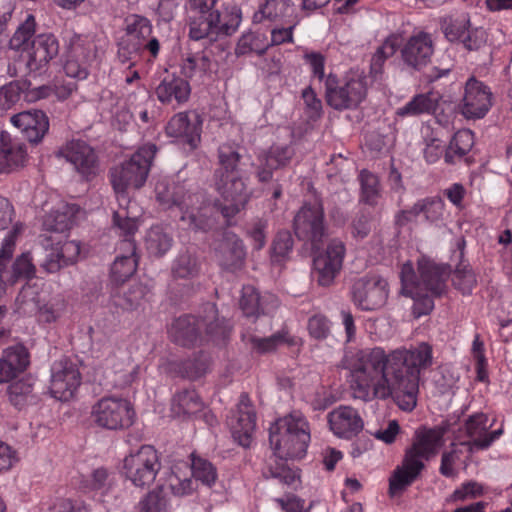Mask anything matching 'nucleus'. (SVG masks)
<instances>
[{
    "label": "nucleus",
    "mask_w": 512,
    "mask_h": 512,
    "mask_svg": "<svg viewBox=\"0 0 512 512\" xmlns=\"http://www.w3.org/2000/svg\"><path fill=\"white\" fill-rule=\"evenodd\" d=\"M307 329L312 338L324 340L330 334L331 322L325 315L317 313L308 319Z\"/></svg>",
    "instance_id": "62"
},
{
    "label": "nucleus",
    "mask_w": 512,
    "mask_h": 512,
    "mask_svg": "<svg viewBox=\"0 0 512 512\" xmlns=\"http://www.w3.org/2000/svg\"><path fill=\"white\" fill-rule=\"evenodd\" d=\"M41 288L37 283L27 282L20 290L16 305L20 313H34L41 304Z\"/></svg>",
    "instance_id": "50"
},
{
    "label": "nucleus",
    "mask_w": 512,
    "mask_h": 512,
    "mask_svg": "<svg viewBox=\"0 0 512 512\" xmlns=\"http://www.w3.org/2000/svg\"><path fill=\"white\" fill-rule=\"evenodd\" d=\"M42 246L44 249V258L41 260L40 266L44 271L47 273H55L65 266L60 258L54 236L45 237L42 241Z\"/></svg>",
    "instance_id": "51"
},
{
    "label": "nucleus",
    "mask_w": 512,
    "mask_h": 512,
    "mask_svg": "<svg viewBox=\"0 0 512 512\" xmlns=\"http://www.w3.org/2000/svg\"><path fill=\"white\" fill-rule=\"evenodd\" d=\"M493 94L489 86L475 77H470L464 86L460 103L461 114L466 119H482L492 107Z\"/></svg>",
    "instance_id": "19"
},
{
    "label": "nucleus",
    "mask_w": 512,
    "mask_h": 512,
    "mask_svg": "<svg viewBox=\"0 0 512 512\" xmlns=\"http://www.w3.org/2000/svg\"><path fill=\"white\" fill-rule=\"evenodd\" d=\"M144 245L153 257H163L172 248L173 237L160 225L152 226L146 233Z\"/></svg>",
    "instance_id": "44"
},
{
    "label": "nucleus",
    "mask_w": 512,
    "mask_h": 512,
    "mask_svg": "<svg viewBox=\"0 0 512 512\" xmlns=\"http://www.w3.org/2000/svg\"><path fill=\"white\" fill-rule=\"evenodd\" d=\"M352 301L365 311L381 308L388 297V284L379 277H363L356 280L351 288Z\"/></svg>",
    "instance_id": "20"
},
{
    "label": "nucleus",
    "mask_w": 512,
    "mask_h": 512,
    "mask_svg": "<svg viewBox=\"0 0 512 512\" xmlns=\"http://www.w3.org/2000/svg\"><path fill=\"white\" fill-rule=\"evenodd\" d=\"M181 74L197 84H203L211 78L213 63L205 52L188 53L182 59Z\"/></svg>",
    "instance_id": "37"
},
{
    "label": "nucleus",
    "mask_w": 512,
    "mask_h": 512,
    "mask_svg": "<svg viewBox=\"0 0 512 512\" xmlns=\"http://www.w3.org/2000/svg\"><path fill=\"white\" fill-rule=\"evenodd\" d=\"M145 295L146 287L141 283L126 285L124 282L113 289L111 302L123 311H133L140 307Z\"/></svg>",
    "instance_id": "39"
},
{
    "label": "nucleus",
    "mask_w": 512,
    "mask_h": 512,
    "mask_svg": "<svg viewBox=\"0 0 512 512\" xmlns=\"http://www.w3.org/2000/svg\"><path fill=\"white\" fill-rule=\"evenodd\" d=\"M124 34L118 42L117 55L122 63L134 65L143 55L149 53V60H154L160 52V42L152 36L151 21L139 14H129L123 23Z\"/></svg>",
    "instance_id": "8"
},
{
    "label": "nucleus",
    "mask_w": 512,
    "mask_h": 512,
    "mask_svg": "<svg viewBox=\"0 0 512 512\" xmlns=\"http://www.w3.org/2000/svg\"><path fill=\"white\" fill-rule=\"evenodd\" d=\"M94 423L107 430H122L133 425L135 409L130 400L114 395L104 396L92 407Z\"/></svg>",
    "instance_id": "13"
},
{
    "label": "nucleus",
    "mask_w": 512,
    "mask_h": 512,
    "mask_svg": "<svg viewBox=\"0 0 512 512\" xmlns=\"http://www.w3.org/2000/svg\"><path fill=\"white\" fill-rule=\"evenodd\" d=\"M155 94L162 104L177 108L188 101L191 87L185 78L167 74L156 87Z\"/></svg>",
    "instance_id": "29"
},
{
    "label": "nucleus",
    "mask_w": 512,
    "mask_h": 512,
    "mask_svg": "<svg viewBox=\"0 0 512 512\" xmlns=\"http://www.w3.org/2000/svg\"><path fill=\"white\" fill-rule=\"evenodd\" d=\"M295 235L301 241L318 249L326 235L324 208L320 202L305 203L294 217Z\"/></svg>",
    "instance_id": "16"
},
{
    "label": "nucleus",
    "mask_w": 512,
    "mask_h": 512,
    "mask_svg": "<svg viewBox=\"0 0 512 512\" xmlns=\"http://www.w3.org/2000/svg\"><path fill=\"white\" fill-rule=\"evenodd\" d=\"M138 216L132 215L127 209H117L113 213V225L123 237L118 255L111 266V280L115 284L124 283L135 272L138 266L135 233L138 230Z\"/></svg>",
    "instance_id": "9"
},
{
    "label": "nucleus",
    "mask_w": 512,
    "mask_h": 512,
    "mask_svg": "<svg viewBox=\"0 0 512 512\" xmlns=\"http://www.w3.org/2000/svg\"><path fill=\"white\" fill-rule=\"evenodd\" d=\"M310 440L309 422L300 411H292L277 419L269 429V441L279 462L275 467L269 466V475L288 486L293 485L299 475L287 465V460L303 458Z\"/></svg>",
    "instance_id": "2"
},
{
    "label": "nucleus",
    "mask_w": 512,
    "mask_h": 512,
    "mask_svg": "<svg viewBox=\"0 0 512 512\" xmlns=\"http://www.w3.org/2000/svg\"><path fill=\"white\" fill-rule=\"evenodd\" d=\"M55 237V244L59 250L60 258L65 266L76 262L80 255V243L75 240L62 241L60 236Z\"/></svg>",
    "instance_id": "63"
},
{
    "label": "nucleus",
    "mask_w": 512,
    "mask_h": 512,
    "mask_svg": "<svg viewBox=\"0 0 512 512\" xmlns=\"http://www.w3.org/2000/svg\"><path fill=\"white\" fill-rule=\"evenodd\" d=\"M243 341L250 347L252 354L265 355L275 352L280 346L288 347L298 346L300 339L292 336L287 330L282 329L268 337H259L257 335H248L243 337Z\"/></svg>",
    "instance_id": "36"
},
{
    "label": "nucleus",
    "mask_w": 512,
    "mask_h": 512,
    "mask_svg": "<svg viewBox=\"0 0 512 512\" xmlns=\"http://www.w3.org/2000/svg\"><path fill=\"white\" fill-rule=\"evenodd\" d=\"M204 311L207 316L203 319L193 315H183L175 319L168 329L171 341L183 347H192L204 342H212L217 346L225 345L232 331L229 321L217 317L214 304H206Z\"/></svg>",
    "instance_id": "6"
},
{
    "label": "nucleus",
    "mask_w": 512,
    "mask_h": 512,
    "mask_svg": "<svg viewBox=\"0 0 512 512\" xmlns=\"http://www.w3.org/2000/svg\"><path fill=\"white\" fill-rule=\"evenodd\" d=\"M140 512H169V502L163 486H157L139 502Z\"/></svg>",
    "instance_id": "52"
},
{
    "label": "nucleus",
    "mask_w": 512,
    "mask_h": 512,
    "mask_svg": "<svg viewBox=\"0 0 512 512\" xmlns=\"http://www.w3.org/2000/svg\"><path fill=\"white\" fill-rule=\"evenodd\" d=\"M424 467V462L411 460L404 456L402 466L395 469L389 480L390 493L396 494L411 485Z\"/></svg>",
    "instance_id": "42"
},
{
    "label": "nucleus",
    "mask_w": 512,
    "mask_h": 512,
    "mask_svg": "<svg viewBox=\"0 0 512 512\" xmlns=\"http://www.w3.org/2000/svg\"><path fill=\"white\" fill-rule=\"evenodd\" d=\"M77 212L76 205L61 203L45 216L43 227L46 231L62 234L72 227Z\"/></svg>",
    "instance_id": "40"
},
{
    "label": "nucleus",
    "mask_w": 512,
    "mask_h": 512,
    "mask_svg": "<svg viewBox=\"0 0 512 512\" xmlns=\"http://www.w3.org/2000/svg\"><path fill=\"white\" fill-rule=\"evenodd\" d=\"M240 308L246 317H257L260 314V296L253 286H243Z\"/></svg>",
    "instance_id": "58"
},
{
    "label": "nucleus",
    "mask_w": 512,
    "mask_h": 512,
    "mask_svg": "<svg viewBox=\"0 0 512 512\" xmlns=\"http://www.w3.org/2000/svg\"><path fill=\"white\" fill-rule=\"evenodd\" d=\"M171 272L174 279H193L200 272V262L189 250L181 251L173 260Z\"/></svg>",
    "instance_id": "45"
},
{
    "label": "nucleus",
    "mask_w": 512,
    "mask_h": 512,
    "mask_svg": "<svg viewBox=\"0 0 512 512\" xmlns=\"http://www.w3.org/2000/svg\"><path fill=\"white\" fill-rule=\"evenodd\" d=\"M219 167L215 170V187L227 204L218 200L217 210L214 211L216 219L223 217L225 223L230 225L231 219L245 208L250 199L245 181L240 173L241 155L231 145L224 144L218 149Z\"/></svg>",
    "instance_id": "4"
},
{
    "label": "nucleus",
    "mask_w": 512,
    "mask_h": 512,
    "mask_svg": "<svg viewBox=\"0 0 512 512\" xmlns=\"http://www.w3.org/2000/svg\"><path fill=\"white\" fill-rule=\"evenodd\" d=\"M328 424L335 436L350 440L363 429L364 423L358 411L351 406H339L328 414Z\"/></svg>",
    "instance_id": "26"
},
{
    "label": "nucleus",
    "mask_w": 512,
    "mask_h": 512,
    "mask_svg": "<svg viewBox=\"0 0 512 512\" xmlns=\"http://www.w3.org/2000/svg\"><path fill=\"white\" fill-rule=\"evenodd\" d=\"M157 152V146L147 143L139 147L131 157L120 165L111 168L110 181L119 204L118 209H127L132 215L128 188L139 189L144 186Z\"/></svg>",
    "instance_id": "7"
},
{
    "label": "nucleus",
    "mask_w": 512,
    "mask_h": 512,
    "mask_svg": "<svg viewBox=\"0 0 512 512\" xmlns=\"http://www.w3.org/2000/svg\"><path fill=\"white\" fill-rule=\"evenodd\" d=\"M403 63L416 71L426 67L434 53V42L431 34L418 31L412 34L400 48Z\"/></svg>",
    "instance_id": "22"
},
{
    "label": "nucleus",
    "mask_w": 512,
    "mask_h": 512,
    "mask_svg": "<svg viewBox=\"0 0 512 512\" xmlns=\"http://www.w3.org/2000/svg\"><path fill=\"white\" fill-rule=\"evenodd\" d=\"M433 347L421 342L389 353L382 347L347 350L342 368L350 371L354 398L365 402L392 398L403 411L417 405L420 376L433 365Z\"/></svg>",
    "instance_id": "1"
},
{
    "label": "nucleus",
    "mask_w": 512,
    "mask_h": 512,
    "mask_svg": "<svg viewBox=\"0 0 512 512\" xmlns=\"http://www.w3.org/2000/svg\"><path fill=\"white\" fill-rule=\"evenodd\" d=\"M445 38L452 43H461L467 50H478L486 42L485 31L482 28H472L470 18L461 13L448 15L440 22Z\"/></svg>",
    "instance_id": "17"
},
{
    "label": "nucleus",
    "mask_w": 512,
    "mask_h": 512,
    "mask_svg": "<svg viewBox=\"0 0 512 512\" xmlns=\"http://www.w3.org/2000/svg\"><path fill=\"white\" fill-rule=\"evenodd\" d=\"M65 302L62 299H53L36 309L38 320L42 323L56 322L65 311Z\"/></svg>",
    "instance_id": "61"
},
{
    "label": "nucleus",
    "mask_w": 512,
    "mask_h": 512,
    "mask_svg": "<svg viewBox=\"0 0 512 512\" xmlns=\"http://www.w3.org/2000/svg\"><path fill=\"white\" fill-rule=\"evenodd\" d=\"M94 58L95 51L92 44L82 45L78 42H73L63 67L65 74L73 79H86L88 67Z\"/></svg>",
    "instance_id": "35"
},
{
    "label": "nucleus",
    "mask_w": 512,
    "mask_h": 512,
    "mask_svg": "<svg viewBox=\"0 0 512 512\" xmlns=\"http://www.w3.org/2000/svg\"><path fill=\"white\" fill-rule=\"evenodd\" d=\"M359 181L361 187L360 201L372 207L376 206L381 197L378 177L363 169L359 174Z\"/></svg>",
    "instance_id": "48"
},
{
    "label": "nucleus",
    "mask_w": 512,
    "mask_h": 512,
    "mask_svg": "<svg viewBox=\"0 0 512 512\" xmlns=\"http://www.w3.org/2000/svg\"><path fill=\"white\" fill-rule=\"evenodd\" d=\"M59 155L71 163L86 180L93 179L98 172L99 162L95 150L83 140H71L60 150Z\"/></svg>",
    "instance_id": "21"
},
{
    "label": "nucleus",
    "mask_w": 512,
    "mask_h": 512,
    "mask_svg": "<svg viewBox=\"0 0 512 512\" xmlns=\"http://www.w3.org/2000/svg\"><path fill=\"white\" fill-rule=\"evenodd\" d=\"M30 143H39L49 130V119L41 110L20 112L10 119Z\"/></svg>",
    "instance_id": "28"
},
{
    "label": "nucleus",
    "mask_w": 512,
    "mask_h": 512,
    "mask_svg": "<svg viewBox=\"0 0 512 512\" xmlns=\"http://www.w3.org/2000/svg\"><path fill=\"white\" fill-rule=\"evenodd\" d=\"M487 422L488 416L483 412L474 413L466 419L465 430L467 435L472 438V447L485 450L503 434L502 427L488 431Z\"/></svg>",
    "instance_id": "33"
},
{
    "label": "nucleus",
    "mask_w": 512,
    "mask_h": 512,
    "mask_svg": "<svg viewBox=\"0 0 512 512\" xmlns=\"http://www.w3.org/2000/svg\"><path fill=\"white\" fill-rule=\"evenodd\" d=\"M203 402L194 389H185L173 397L172 411L180 415H192L199 412Z\"/></svg>",
    "instance_id": "47"
},
{
    "label": "nucleus",
    "mask_w": 512,
    "mask_h": 512,
    "mask_svg": "<svg viewBox=\"0 0 512 512\" xmlns=\"http://www.w3.org/2000/svg\"><path fill=\"white\" fill-rule=\"evenodd\" d=\"M345 253L344 243L333 239L329 242L326 251L314 258V270L319 285L327 287L333 283L342 269Z\"/></svg>",
    "instance_id": "23"
},
{
    "label": "nucleus",
    "mask_w": 512,
    "mask_h": 512,
    "mask_svg": "<svg viewBox=\"0 0 512 512\" xmlns=\"http://www.w3.org/2000/svg\"><path fill=\"white\" fill-rule=\"evenodd\" d=\"M215 254L219 265L230 272L242 268L246 255L242 240L232 233H225L215 248Z\"/></svg>",
    "instance_id": "32"
},
{
    "label": "nucleus",
    "mask_w": 512,
    "mask_h": 512,
    "mask_svg": "<svg viewBox=\"0 0 512 512\" xmlns=\"http://www.w3.org/2000/svg\"><path fill=\"white\" fill-rule=\"evenodd\" d=\"M81 384V374L75 362L67 357L55 361L51 367V395L60 401L74 397Z\"/></svg>",
    "instance_id": "18"
},
{
    "label": "nucleus",
    "mask_w": 512,
    "mask_h": 512,
    "mask_svg": "<svg viewBox=\"0 0 512 512\" xmlns=\"http://www.w3.org/2000/svg\"><path fill=\"white\" fill-rule=\"evenodd\" d=\"M445 204L440 198H425L417 202V209L420 214H424L425 219L431 223L442 219Z\"/></svg>",
    "instance_id": "59"
},
{
    "label": "nucleus",
    "mask_w": 512,
    "mask_h": 512,
    "mask_svg": "<svg viewBox=\"0 0 512 512\" xmlns=\"http://www.w3.org/2000/svg\"><path fill=\"white\" fill-rule=\"evenodd\" d=\"M154 191L159 205L165 210L178 208L181 221L190 229L206 232L215 227L217 203H211L204 191L192 190L169 177L159 179Z\"/></svg>",
    "instance_id": "3"
},
{
    "label": "nucleus",
    "mask_w": 512,
    "mask_h": 512,
    "mask_svg": "<svg viewBox=\"0 0 512 512\" xmlns=\"http://www.w3.org/2000/svg\"><path fill=\"white\" fill-rule=\"evenodd\" d=\"M452 282L454 287L461 291L463 294H468L471 292L472 288L476 284V278L466 261L461 259L460 262L456 265L452 276Z\"/></svg>",
    "instance_id": "55"
},
{
    "label": "nucleus",
    "mask_w": 512,
    "mask_h": 512,
    "mask_svg": "<svg viewBox=\"0 0 512 512\" xmlns=\"http://www.w3.org/2000/svg\"><path fill=\"white\" fill-rule=\"evenodd\" d=\"M30 365V353L23 344L3 350L0 358V383H7L24 373Z\"/></svg>",
    "instance_id": "30"
},
{
    "label": "nucleus",
    "mask_w": 512,
    "mask_h": 512,
    "mask_svg": "<svg viewBox=\"0 0 512 512\" xmlns=\"http://www.w3.org/2000/svg\"><path fill=\"white\" fill-rule=\"evenodd\" d=\"M161 469L157 450L151 445H142L123 459L122 473L135 487L151 485Z\"/></svg>",
    "instance_id": "14"
},
{
    "label": "nucleus",
    "mask_w": 512,
    "mask_h": 512,
    "mask_svg": "<svg viewBox=\"0 0 512 512\" xmlns=\"http://www.w3.org/2000/svg\"><path fill=\"white\" fill-rule=\"evenodd\" d=\"M241 11L236 5L224 7V14L192 13L189 16V37L199 41L207 39L216 41L220 35H231L239 27Z\"/></svg>",
    "instance_id": "12"
},
{
    "label": "nucleus",
    "mask_w": 512,
    "mask_h": 512,
    "mask_svg": "<svg viewBox=\"0 0 512 512\" xmlns=\"http://www.w3.org/2000/svg\"><path fill=\"white\" fill-rule=\"evenodd\" d=\"M270 46L263 35L258 33L244 34L238 41L235 52L238 56L249 53L261 55L266 52Z\"/></svg>",
    "instance_id": "53"
},
{
    "label": "nucleus",
    "mask_w": 512,
    "mask_h": 512,
    "mask_svg": "<svg viewBox=\"0 0 512 512\" xmlns=\"http://www.w3.org/2000/svg\"><path fill=\"white\" fill-rule=\"evenodd\" d=\"M445 430L441 427L422 428L416 431L412 445L406 450L408 459L423 462L438 453L443 444Z\"/></svg>",
    "instance_id": "24"
},
{
    "label": "nucleus",
    "mask_w": 512,
    "mask_h": 512,
    "mask_svg": "<svg viewBox=\"0 0 512 512\" xmlns=\"http://www.w3.org/2000/svg\"><path fill=\"white\" fill-rule=\"evenodd\" d=\"M236 423L232 424L233 437L243 447H248L256 428V412L247 394L240 395L237 405Z\"/></svg>",
    "instance_id": "31"
},
{
    "label": "nucleus",
    "mask_w": 512,
    "mask_h": 512,
    "mask_svg": "<svg viewBox=\"0 0 512 512\" xmlns=\"http://www.w3.org/2000/svg\"><path fill=\"white\" fill-rule=\"evenodd\" d=\"M32 384L27 379H20L9 385L7 393L10 403L18 409H22L32 396Z\"/></svg>",
    "instance_id": "56"
},
{
    "label": "nucleus",
    "mask_w": 512,
    "mask_h": 512,
    "mask_svg": "<svg viewBox=\"0 0 512 512\" xmlns=\"http://www.w3.org/2000/svg\"><path fill=\"white\" fill-rule=\"evenodd\" d=\"M168 484L172 494L178 497L190 495L196 489L195 482L192 478H181L174 472L169 476Z\"/></svg>",
    "instance_id": "64"
},
{
    "label": "nucleus",
    "mask_w": 512,
    "mask_h": 512,
    "mask_svg": "<svg viewBox=\"0 0 512 512\" xmlns=\"http://www.w3.org/2000/svg\"><path fill=\"white\" fill-rule=\"evenodd\" d=\"M210 366V357L201 351L192 358L184 360L177 365L178 373L190 380H196L206 374Z\"/></svg>",
    "instance_id": "46"
},
{
    "label": "nucleus",
    "mask_w": 512,
    "mask_h": 512,
    "mask_svg": "<svg viewBox=\"0 0 512 512\" xmlns=\"http://www.w3.org/2000/svg\"><path fill=\"white\" fill-rule=\"evenodd\" d=\"M35 30V17L32 14H27L25 20L18 26L10 39V48L18 53L27 49L31 45V38L35 37Z\"/></svg>",
    "instance_id": "49"
},
{
    "label": "nucleus",
    "mask_w": 512,
    "mask_h": 512,
    "mask_svg": "<svg viewBox=\"0 0 512 512\" xmlns=\"http://www.w3.org/2000/svg\"><path fill=\"white\" fill-rule=\"evenodd\" d=\"M417 276L411 262L404 263L400 279L402 293L414 300V312L418 316L429 314L434 308V298L446 289L447 272L444 267L426 259L418 260Z\"/></svg>",
    "instance_id": "5"
},
{
    "label": "nucleus",
    "mask_w": 512,
    "mask_h": 512,
    "mask_svg": "<svg viewBox=\"0 0 512 512\" xmlns=\"http://www.w3.org/2000/svg\"><path fill=\"white\" fill-rule=\"evenodd\" d=\"M26 158L25 145L2 131L0 133V173H9L24 166Z\"/></svg>",
    "instance_id": "34"
},
{
    "label": "nucleus",
    "mask_w": 512,
    "mask_h": 512,
    "mask_svg": "<svg viewBox=\"0 0 512 512\" xmlns=\"http://www.w3.org/2000/svg\"><path fill=\"white\" fill-rule=\"evenodd\" d=\"M24 231L22 223L13 225L5 236L0 248V297L5 293L6 284L13 285L20 279H30L35 274V266L29 252L22 253L10 266L16 243Z\"/></svg>",
    "instance_id": "11"
},
{
    "label": "nucleus",
    "mask_w": 512,
    "mask_h": 512,
    "mask_svg": "<svg viewBox=\"0 0 512 512\" xmlns=\"http://www.w3.org/2000/svg\"><path fill=\"white\" fill-rule=\"evenodd\" d=\"M202 119L196 112H179L166 125L169 137L182 138L191 147H196L200 141Z\"/></svg>",
    "instance_id": "27"
},
{
    "label": "nucleus",
    "mask_w": 512,
    "mask_h": 512,
    "mask_svg": "<svg viewBox=\"0 0 512 512\" xmlns=\"http://www.w3.org/2000/svg\"><path fill=\"white\" fill-rule=\"evenodd\" d=\"M474 145V134L469 129L458 130L450 140L444 154L446 164L453 165L462 160Z\"/></svg>",
    "instance_id": "43"
},
{
    "label": "nucleus",
    "mask_w": 512,
    "mask_h": 512,
    "mask_svg": "<svg viewBox=\"0 0 512 512\" xmlns=\"http://www.w3.org/2000/svg\"><path fill=\"white\" fill-rule=\"evenodd\" d=\"M191 472L195 480L211 487L217 479V471L211 462L201 457L192 456Z\"/></svg>",
    "instance_id": "54"
},
{
    "label": "nucleus",
    "mask_w": 512,
    "mask_h": 512,
    "mask_svg": "<svg viewBox=\"0 0 512 512\" xmlns=\"http://www.w3.org/2000/svg\"><path fill=\"white\" fill-rule=\"evenodd\" d=\"M23 91L24 85L18 81L10 82L0 88V116L20 100Z\"/></svg>",
    "instance_id": "57"
},
{
    "label": "nucleus",
    "mask_w": 512,
    "mask_h": 512,
    "mask_svg": "<svg viewBox=\"0 0 512 512\" xmlns=\"http://www.w3.org/2000/svg\"><path fill=\"white\" fill-rule=\"evenodd\" d=\"M59 51V44L56 37L51 33L35 36L31 45L23 49L14 61L15 73L41 74L43 69Z\"/></svg>",
    "instance_id": "15"
},
{
    "label": "nucleus",
    "mask_w": 512,
    "mask_h": 512,
    "mask_svg": "<svg viewBox=\"0 0 512 512\" xmlns=\"http://www.w3.org/2000/svg\"><path fill=\"white\" fill-rule=\"evenodd\" d=\"M291 0H266L253 14V23L264 26L281 24L292 12Z\"/></svg>",
    "instance_id": "38"
},
{
    "label": "nucleus",
    "mask_w": 512,
    "mask_h": 512,
    "mask_svg": "<svg viewBox=\"0 0 512 512\" xmlns=\"http://www.w3.org/2000/svg\"><path fill=\"white\" fill-rule=\"evenodd\" d=\"M293 248V238L288 231H281L277 233L272 244L271 258L273 262L284 261Z\"/></svg>",
    "instance_id": "60"
},
{
    "label": "nucleus",
    "mask_w": 512,
    "mask_h": 512,
    "mask_svg": "<svg viewBox=\"0 0 512 512\" xmlns=\"http://www.w3.org/2000/svg\"><path fill=\"white\" fill-rule=\"evenodd\" d=\"M294 156L295 149L292 145H272L258 156L256 176L259 182L271 181L274 171L287 167Z\"/></svg>",
    "instance_id": "25"
},
{
    "label": "nucleus",
    "mask_w": 512,
    "mask_h": 512,
    "mask_svg": "<svg viewBox=\"0 0 512 512\" xmlns=\"http://www.w3.org/2000/svg\"><path fill=\"white\" fill-rule=\"evenodd\" d=\"M324 88L327 105L337 111L358 108L366 99L368 89L365 75L358 70H350L343 76L329 73Z\"/></svg>",
    "instance_id": "10"
},
{
    "label": "nucleus",
    "mask_w": 512,
    "mask_h": 512,
    "mask_svg": "<svg viewBox=\"0 0 512 512\" xmlns=\"http://www.w3.org/2000/svg\"><path fill=\"white\" fill-rule=\"evenodd\" d=\"M440 96L437 92L420 93L412 97L404 106L396 111L399 117H416L422 114H433L439 104Z\"/></svg>",
    "instance_id": "41"
}]
</instances>
